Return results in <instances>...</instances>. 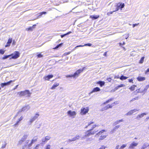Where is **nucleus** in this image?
Here are the masks:
<instances>
[{"label": "nucleus", "mask_w": 149, "mask_h": 149, "mask_svg": "<svg viewBox=\"0 0 149 149\" xmlns=\"http://www.w3.org/2000/svg\"><path fill=\"white\" fill-rule=\"evenodd\" d=\"M97 131H93L90 130H88L85 132V135L84 136L81 137V139H84L87 137H88L91 135L94 134Z\"/></svg>", "instance_id": "obj_1"}, {"label": "nucleus", "mask_w": 149, "mask_h": 149, "mask_svg": "<svg viewBox=\"0 0 149 149\" xmlns=\"http://www.w3.org/2000/svg\"><path fill=\"white\" fill-rule=\"evenodd\" d=\"M125 5L124 3H119L117 5L114 6V7L115 8V10H113V11H118L119 8L121 9L123 8L124 7Z\"/></svg>", "instance_id": "obj_2"}, {"label": "nucleus", "mask_w": 149, "mask_h": 149, "mask_svg": "<svg viewBox=\"0 0 149 149\" xmlns=\"http://www.w3.org/2000/svg\"><path fill=\"white\" fill-rule=\"evenodd\" d=\"M17 94L19 95V96L21 97L24 96L26 95H29L30 94V93L29 91L28 90H25L24 91H21L20 92H18Z\"/></svg>", "instance_id": "obj_3"}, {"label": "nucleus", "mask_w": 149, "mask_h": 149, "mask_svg": "<svg viewBox=\"0 0 149 149\" xmlns=\"http://www.w3.org/2000/svg\"><path fill=\"white\" fill-rule=\"evenodd\" d=\"M67 115L68 116L72 118H75L76 113L75 111H72L71 110H69L67 112Z\"/></svg>", "instance_id": "obj_4"}, {"label": "nucleus", "mask_w": 149, "mask_h": 149, "mask_svg": "<svg viewBox=\"0 0 149 149\" xmlns=\"http://www.w3.org/2000/svg\"><path fill=\"white\" fill-rule=\"evenodd\" d=\"M10 55L12 57L10 58V59H17L19 56L20 53L18 51H15L13 53L11 54Z\"/></svg>", "instance_id": "obj_5"}, {"label": "nucleus", "mask_w": 149, "mask_h": 149, "mask_svg": "<svg viewBox=\"0 0 149 149\" xmlns=\"http://www.w3.org/2000/svg\"><path fill=\"white\" fill-rule=\"evenodd\" d=\"M39 116V114L38 113L36 114L33 117H31V118L30 119L28 123L29 124H31L33 122H34Z\"/></svg>", "instance_id": "obj_6"}, {"label": "nucleus", "mask_w": 149, "mask_h": 149, "mask_svg": "<svg viewBox=\"0 0 149 149\" xmlns=\"http://www.w3.org/2000/svg\"><path fill=\"white\" fill-rule=\"evenodd\" d=\"M85 68V67H83L82 69H79L77 70L74 74H73V77H78L79 74L83 71Z\"/></svg>", "instance_id": "obj_7"}, {"label": "nucleus", "mask_w": 149, "mask_h": 149, "mask_svg": "<svg viewBox=\"0 0 149 149\" xmlns=\"http://www.w3.org/2000/svg\"><path fill=\"white\" fill-rule=\"evenodd\" d=\"M30 108V107L29 105H27L26 106L22 108V109L19 110V112H21L22 111H26L29 110Z\"/></svg>", "instance_id": "obj_8"}, {"label": "nucleus", "mask_w": 149, "mask_h": 149, "mask_svg": "<svg viewBox=\"0 0 149 149\" xmlns=\"http://www.w3.org/2000/svg\"><path fill=\"white\" fill-rule=\"evenodd\" d=\"M89 109L87 107L82 108L81 109V115H84L87 113Z\"/></svg>", "instance_id": "obj_9"}, {"label": "nucleus", "mask_w": 149, "mask_h": 149, "mask_svg": "<svg viewBox=\"0 0 149 149\" xmlns=\"http://www.w3.org/2000/svg\"><path fill=\"white\" fill-rule=\"evenodd\" d=\"M139 110V109H134L129 111L125 114L126 116H130Z\"/></svg>", "instance_id": "obj_10"}, {"label": "nucleus", "mask_w": 149, "mask_h": 149, "mask_svg": "<svg viewBox=\"0 0 149 149\" xmlns=\"http://www.w3.org/2000/svg\"><path fill=\"white\" fill-rule=\"evenodd\" d=\"M138 143L134 142H133L131 144H130L129 146V148L130 149H134L135 147H136L138 145Z\"/></svg>", "instance_id": "obj_11"}, {"label": "nucleus", "mask_w": 149, "mask_h": 149, "mask_svg": "<svg viewBox=\"0 0 149 149\" xmlns=\"http://www.w3.org/2000/svg\"><path fill=\"white\" fill-rule=\"evenodd\" d=\"M149 88V85H147L146 86V87L143 90H140V89H138L137 91V92H140V93H143L145 92H146L148 89Z\"/></svg>", "instance_id": "obj_12"}, {"label": "nucleus", "mask_w": 149, "mask_h": 149, "mask_svg": "<svg viewBox=\"0 0 149 149\" xmlns=\"http://www.w3.org/2000/svg\"><path fill=\"white\" fill-rule=\"evenodd\" d=\"M12 82L13 81L12 80H10L7 82L2 83L1 84V86L2 87H3L5 86L10 85Z\"/></svg>", "instance_id": "obj_13"}, {"label": "nucleus", "mask_w": 149, "mask_h": 149, "mask_svg": "<svg viewBox=\"0 0 149 149\" xmlns=\"http://www.w3.org/2000/svg\"><path fill=\"white\" fill-rule=\"evenodd\" d=\"M51 138L49 136H47L43 138L42 139V142H47L48 140H49Z\"/></svg>", "instance_id": "obj_14"}, {"label": "nucleus", "mask_w": 149, "mask_h": 149, "mask_svg": "<svg viewBox=\"0 0 149 149\" xmlns=\"http://www.w3.org/2000/svg\"><path fill=\"white\" fill-rule=\"evenodd\" d=\"M12 38H9L7 43V44L5 45V47H9L10 45V44L12 42Z\"/></svg>", "instance_id": "obj_15"}, {"label": "nucleus", "mask_w": 149, "mask_h": 149, "mask_svg": "<svg viewBox=\"0 0 149 149\" xmlns=\"http://www.w3.org/2000/svg\"><path fill=\"white\" fill-rule=\"evenodd\" d=\"M53 77V75H49L45 77L44 78L46 80H49L50 79Z\"/></svg>", "instance_id": "obj_16"}, {"label": "nucleus", "mask_w": 149, "mask_h": 149, "mask_svg": "<svg viewBox=\"0 0 149 149\" xmlns=\"http://www.w3.org/2000/svg\"><path fill=\"white\" fill-rule=\"evenodd\" d=\"M146 114H147L146 113H142L141 114L137 116L136 117V118L137 119H139V118H142L144 115H146Z\"/></svg>", "instance_id": "obj_17"}, {"label": "nucleus", "mask_w": 149, "mask_h": 149, "mask_svg": "<svg viewBox=\"0 0 149 149\" xmlns=\"http://www.w3.org/2000/svg\"><path fill=\"white\" fill-rule=\"evenodd\" d=\"M80 137V135H77L75 137L72 139V141H74L78 140Z\"/></svg>", "instance_id": "obj_18"}, {"label": "nucleus", "mask_w": 149, "mask_h": 149, "mask_svg": "<svg viewBox=\"0 0 149 149\" xmlns=\"http://www.w3.org/2000/svg\"><path fill=\"white\" fill-rule=\"evenodd\" d=\"M59 85V84L58 83H55L52 86L51 89H55L56 87H57Z\"/></svg>", "instance_id": "obj_19"}, {"label": "nucleus", "mask_w": 149, "mask_h": 149, "mask_svg": "<svg viewBox=\"0 0 149 149\" xmlns=\"http://www.w3.org/2000/svg\"><path fill=\"white\" fill-rule=\"evenodd\" d=\"M97 84H99L101 87H102L104 85L105 82L104 81H100L97 82Z\"/></svg>", "instance_id": "obj_20"}, {"label": "nucleus", "mask_w": 149, "mask_h": 149, "mask_svg": "<svg viewBox=\"0 0 149 149\" xmlns=\"http://www.w3.org/2000/svg\"><path fill=\"white\" fill-rule=\"evenodd\" d=\"M137 79L139 81H140L144 80L145 79V78L143 77H139L137 78Z\"/></svg>", "instance_id": "obj_21"}, {"label": "nucleus", "mask_w": 149, "mask_h": 149, "mask_svg": "<svg viewBox=\"0 0 149 149\" xmlns=\"http://www.w3.org/2000/svg\"><path fill=\"white\" fill-rule=\"evenodd\" d=\"M99 17V15H92L90 16V18L93 19H97Z\"/></svg>", "instance_id": "obj_22"}, {"label": "nucleus", "mask_w": 149, "mask_h": 149, "mask_svg": "<svg viewBox=\"0 0 149 149\" xmlns=\"http://www.w3.org/2000/svg\"><path fill=\"white\" fill-rule=\"evenodd\" d=\"M123 119H122L118 120L116 121L113 123L114 125H116L118 124L119 123L123 122Z\"/></svg>", "instance_id": "obj_23"}, {"label": "nucleus", "mask_w": 149, "mask_h": 149, "mask_svg": "<svg viewBox=\"0 0 149 149\" xmlns=\"http://www.w3.org/2000/svg\"><path fill=\"white\" fill-rule=\"evenodd\" d=\"M112 107V106L111 105L108 104L107 105L105 106V107L104 108V110H107L109 108H111Z\"/></svg>", "instance_id": "obj_24"}, {"label": "nucleus", "mask_w": 149, "mask_h": 149, "mask_svg": "<svg viewBox=\"0 0 149 149\" xmlns=\"http://www.w3.org/2000/svg\"><path fill=\"white\" fill-rule=\"evenodd\" d=\"M29 134H24L23 137L22 138V139H23L25 141L26 139L27 138Z\"/></svg>", "instance_id": "obj_25"}, {"label": "nucleus", "mask_w": 149, "mask_h": 149, "mask_svg": "<svg viewBox=\"0 0 149 149\" xmlns=\"http://www.w3.org/2000/svg\"><path fill=\"white\" fill-rule=\"evenodd\" d=\"M100 88L98 87H96L95 88H94L93 89V91H94V92L99 91H100Z\"/></svg>", "instance_id": "obj_26"}, {"label": "nucleus", "mask_w": 149, "mask_h": 149, "mask_svg": "<svg viewBox=\"0 0 149 149\" xmlns=\"http://www.w3.org/2000/svg\"><path fill=\"white\" fill-rule=\"evenodd\" d=\"M113 98H110V99H109V100L106 101L105 102H104L103 104H105L107 103H108L111 101L113 100Z\"/></svg>", "instance_id": "obj_27"}, {"label": "nucleus", "mask_w": 149, "mask_h": 149, "mask_svg": "<svg viewBox=\"0 0 149 149\" xmlns=\"http://www.w3.org/2000/svg\"><path fill=\"white\" fill-rule=\"evenodd\" d=\"M107 136V135H102L100 138H99V140H103Z\"/></svg>", "instance_id": "obj_28"}, {"label": "nucleus", "mask_w": 149, "mask_h": 149, "mask_svg": "<svg viewBox=\"0 0 149 149\" xmlns=\"http://www.w3.org/2000/svg\"><path fill=\"white\" fill-rule=\"evenodd\" d=\"M128 78V77H125L123 75H122L120 78V79L121 80H125Z\"/></svg>", "instance_id": "obj_29"}, {"label": "nucleus", "mask_w": 149, "mask_h": 149, "mask_svg": "<svg viewBox=\"0 0 149 149\" xmlns=\"http://www.w3.org/2000/svg\"><path fill=\"white\" fill-rule=\"evenodd\" d=\"M105 131L104 130H102L101 131L99 132L98 133L96 134L95 136H96L97 135L101 134L102 133H103Z\"/></svg>", "instance_id": "obj_30"}, {"label": "nucleus", "mask_w": 149, "mask_h": 149, "mask_svg": "<svg viewBox=\"0 0 149 149\" xmlns=\"http://www.w3.org/2000/svg\"><path fill=\"white\" fill-rule=\"evenodd\" d=\"M136 86L133 85L132 86H131L129 88V89L131 91H133L134 90L135 87Z\"/></svg>", "instance_id": "obj_31"}, {"label": "nucleus", "mask_w": 149, "mask_h": 149, "mask_svg": "<svg viewBox=\"0 0 149 149\" xmlns=\"http://www.w3.org/2000/svg\"><path fill=\"white\" fill-rule=\"evenodd\" d=\"M11 55H12L10 54L8 55H6L3 57L2 59H7L9 57L11 56Z\"/></svg>", "instance_id": "obj_32"}, {"label": "nucleus", "mask_w": 149, "mask_h": 149, "mask_svg": "<svg viewBox=\"0 0 149 149\" xmlns=\"http://www.w3.org/2000/svg\"><path fill=\"white\" fill-rule=\"evenodd\" d=\"M139 97H136L134 98H133L130 101V102H132L133 101L136 100H137L139 98Z\"/></svg>", "instance_id": "obj_33"}, {"label": "nucleus", "mask_w": 149, "mask_h": 149, "mask_svg": "<svg viewBox=\"0 0 149 149\" xmlns=\"http://www.w3.org/2000/svg\"><path fill=\"white\" fill-rule=\"evenodd\" d=\"M37 139L38 138L36 136L34 137L33 138V139L32 140V143H33V142L36 141Z\"/></svg>", "instance_id": "obj_34"}, {"label": "nucleus", "mask_w": 149, "mask_h": 149, "mask_svg": "<svg viewBox=\"0 0 149 149\" xmlns=\"http://www.w3.org/2000/svg\"><path fill=\"white\" fill-rule=\"evenodd\" d=\"M120 127V125H118L114 127L113 129V130L114 131H116V129H118Z\"/></svg>", "instance_id": "obj_35"}, {"label": "nucleus", "mask_w": 149, "mask_h": 149, "mask_svg": "<svg viewBox=\"0 0 149 149\" xmlns=\"http://www.w3.org/2000/svg\"><path fill=\"white\" fill-rule=\"evenodd\" d=\"M144 58V57H142L141 58V59L139 63H143V62Z\"/></svg>", "instance_id": "obj_36"}, {"label": "nucleus", "mask_w": 149, "mask_h": 149, "mask_svg": "<svg viewBox=\"0 0 149 149\" xmlns=\"http://www.w3.org/2000/svg\"><path fill=\"white\" fill-rule=\"evenodd\" d=\"M36 25L35 24L33 25V26L31 27H30L27 29V31H32L33 29V26H36Z\"/></svg>", "instance_id": "obj_37"}, {"label": "nucleus", "mask_w": 149, "mask_h": 149, "mask_svg": "<svg viewBox=\"0 0 149 149\" xmlns=\"http://www.w3.org/2000/svg\"><path fill=\"white\" fill-rule=\"evenodd\" d=\"M148 146L147 144L146 143H144L141 149H145Z\"/></svg>", "instance_id": "obj_38"}, {"label": "nucleus", "mask_w": 149, "mask_h": 149, "mask_svg": "<svg viewBox=\"0 0 149 149\" xmlns=\"http://www.w3.org/2000/svg\"><path fill=\"white\" fill-rule=\"evenodd\" d=\"M24 141V140L23 139H22L21 138V139L19 141L18 144L19 145L21 144Z\"/></svg>", "instance_id": "obj_39"}, {"label": "nucleus", "mask_w": 149, "mask_h": 149, "mask_svg": "<svg viewBox=\"0 0 149 149\" xmlns=\"http://www.w3.org/2000/svg\"><path fill=\"white\" fill-rule=\"evenodd\" d=\"M126 145L123 144L120 148V149H123L126 146Z\"/></svg>", "instance_id": "obj_40"}, {"label": "nucleus", "mask_w": 149, "mask_h": 149, "mask_svg": "<svg viewBox=\"0 0 149 149\" xmlns=\"http://www.w3.org/2000/svg\"><path fill=\"white\" fill-rule=\"evenodd\" d=\"M97 125H93L91 127V128L89 130H91V131H92L93 129L96 127Z\"/></svg>", "instance_id": "obj_41"}, {"label": "nucleus", "mask_w": 149, "mask_h": 149, "mask_svg": "<svg viewBox=\"0 0 149 149\" xmlns=\"http://www.w3.org/2000/svg\"><path fill=\"white\" fill-rule=\"evenodd\" d=\"M5 51L2 49H0V54H3L5 52Z\"/></svg>", "instance_id": "obj_42"}, {"label": "nucleus", "mask_w": 149, "mask_h": 149, "mask_svg": "<svg viewBox=\"0 0 149 149\" xmlns=\"http://www.w3.org/2000/svg\"><path fill=\"white\" fill-rule=\"evenodd\" d=\"M93 122H89L88 124V125L87 126H86L85 127V128H87L88 126L90 125L91 124H93Z\"/></svg>", "instance_id": "obj_43"}, {"label": "nucleus", "mask_w": 149, "mask_h": 149, "mask_svg": "<svg viewBox=\"0 0 149 149\" xmlns=\"http://www.w3.org/2000/svg\"><path fill=\"white\" fill-rule=\"evenodd\" d=\"M93 122H89L88 124V125L87 126H86L85 127V128H87L88 126L90 125L91 124H93Z\"/></svg>", "instance_id": "obj_44"}, {"label": "nucleus", "mask_w": 149, "mask_h": 149, "mask_svg": "<svg viewBox=\"0 0 149 149\" xmlns=\"http://www.w3.org/2000/svg\"><path fill=\"white\" fill-rule=\"evenodd\" d=\"M40 145L38 144L36 145V147L34 148L33 149H38Z\"/></svg>", "instance_id": "obj_45"}, {"label": "nucleus", "mask_w": 149, "mask_h": 149, "mask_svg": "<svg viewBox=\"0 0 149 149\" xmlns=\"http://www.w3.org/2000/svg\"><path fill=\"white\" fill-rule=\"evenodd\" d=\"M92 45V44H91L90 43H88V44H86L84 45V46H91Z\"/></svg>", "instance_id": "obj_46"}, {"label": "nucleus", "mask_w": 149, "mask_h": 149, "mask_svg": "<svg viewBox=\"0 0 149 149\" xmlns=\"http://www.w3.org/2000/svg\"><path fill=\"white\" fill-rule=\"evenodd\" d=\"M38 14L39 15H38V17L36 19L39 18V17L40 16H41L42 15V12L40 13H38Z\"/></svg>", "instance_id": "obj_47"}, {"label": "nucleus", "mask_w": 149, "mask_h": 149, "mask_svg": "<svg viewBox=\"0 0 149 149\" xmlns=\"http://www.w3.org/2000/svg\"><path fill=\"white\" fill-rule=\"evenodd\" d=\"M23 119V117L22 116H21L20 118L18 119V121L19 122L21 121Z\"/></svg>", "instance_id": "obj_48"}, {"label": "nucleus", "mask_w": 149, "mask_h": 149, "mask_svg": "<svg viewBox=\"0 0 149 149\" xmlns=\"http://www.w3.org/2000/svg\"><path fill=\"white\" fill-rule=\"evenodd\" d=\"M37 56L38 58H41L42 57V55L41 54H39L37 55Z\"/></svg>", "instance_id": "obj_49"}, {"label": "nucleus", "mask_w": 149, "mask_h": 149, "mask_svg": "<svg viewBox=\"0 0 149 149\" xmlns=\"http://www.w3.org/2000/svg\"><path fill=\"white\" fill-rule=\"evenodd\" d=\"M46 148L47 149H50V145H48L47 146Z\"/></svg>", "instance_id": "obj_50"}, {"label": "nucleus", "mask_w": 149, "mask_h": 149, "mask_svg": "<svg viewBox=\"0 0 149 149\" xmlns=\"http://www.w3.org/2000/svg\"><path fill=\"white\" fill-rule=\"evenodd\" d=\"M124 86V85H123V84H120V85H118V88H119L122 87L123 86Z\"/></svg>", "instance_id": "obj_51"}, {"label": "nucleus", "mask_w": 149, "mask_h": 149, "mask_svg": "<svg viewBox=\"0 0 149 149\" xmlns=\"http://www.w3.org/2000/svg\"><path fill=\"white\" fill-rule=\"evenodd\" d=\"M128 81L129 82H132V83H133V82L132 81H133V79H129Z\"/></svg>", "instance_id": "obj_52"}, {"label": "nucleus", "mask_w": 149, "mask_h": 149, "mask_svg": "<svg viewBox=\"0 0 149 149\" xmlns=\"http://www.w3.org/2000/svg\"><path fill=\"white\" fill-rule=\"evenodd\" d=\"M107 80L109 81V82H110L111 81V79L110 78H108L107 79Z\"/></svg>", "instance_id": "obj_53"}, {"label": "nucleus", "mask_w": 149, "mask_h": 149, "mask_svg": "<svg viewBox=\"0 0 149 149\" xmlns=\"http://www.w3.org/2000/svg\"><path fill=\"white\" fill-rule=\"evenodd\" d=\"M6 144H3L2 145V147H1V148H5L6 147Z\"/></svg>", "instance_id": "obj_54"}, {"label": "nucleus", "mask_w": 149, "mask_h": 149, "mask_svg": "<svg viewBox=\"0 0 149 149\" xmlns=\"http://www.w3.org/2000/svg\"><path fill=\"white\" fill-rule=\"evenodd\" d=\"M92 140V139L91 138H87L86 140V141H88L89 140L90 141H91Z\"/></svg>", "instance_id": "obj_55"}, {"label": "nucleus", "mask_w": 149, "mask_h": 149, "mask_svg": "<svg viewBox=\"0 0 149 149\" xmlns=\"http://www.w3.org/2000/svg\"><path fill=\"white\" fill-rule=\"evenodd\" d=\"M66 36V34H65L63 35H61V38H63V37H64L65 36Z\"/></svg>", "instance_id": "obj_56"}, {"label": "nucleus", "mask_w": 149, "mask_h": 149, "mask_svg": "<svg viewBox=\"0 0 149 149\" xmlns=\"http://www.w3.org/2000/svg\"><path fill=\"white\" fill-rule=\"evenodd\" d=\"M117 102H114V103H113L111 105L112 106V107L114 106L113 104H117L118 103H117Z\"/></svg>", "instance_id": "obj_57"}, {"label": "nucleus", "mask_w": 149, "mask_h": 149, "mask_svg": "<svg viewBox=\"0 0 149 149\" xmlns=\"http://www.w3.org/2000/svg\"><path fill=\"white\" fill-rule=\"evenodd\" d=\"M72 141H72V139H69L67 141V142H70Z\"/></svg>", "instance_id": "obj_58"}, {"label": "nucleus", "mask_w": 149, "mask_h": 149, "mask_svg": "<svg viewBox=\"0 0 149 149\" xmlns=\"http://www.w3.org/2000/svg\"><path fill=\"white\" fill-rule=\"evenodd\" d=\"M33 143H32V142H31V143H30L28 145V147H30L31 146H32V144H33Z\"/></svg>", "instance_id": "obj_59"}, {"label": "nucleus", "mask_w": 149, "mask_h": 149, "mask_svg": "<svg viewBox=\"0 0 149 149\" xmlns=\"http://www.w3.org/2000/svg\"><path fill=\"white\" fill-rule=\"evenodd\" d=\"M67 77H73V74H72L71 75H69L67 76Z\"/></svg>", "instance_id": "obj_60"}, {"label": "nucleus", "mask_w": 149, "mask_h": 149, "mask_svg": "<svg viewBox=\"0 0 149 149\" xmlns=\"http://www.w3.org/2000/svg\"><path fill=\"white\" fill-rule=\"evenodd\" d=\"M72 33V32L71 31H69L67 33H65L66 35H69V34H70V33Z\"/></svg>", "instance_id": "obj_61"}, {"label": "nucleus", "mask_w": 149, "mask_h": 149, "mask_svg": "<svg viewBox=\"0 0 149 149\" xmlns=\"http://www.w3.org/2000/svg\"><path fill=\"white\" fill-rule=\"evenodd\" d=\"M138 24H133V27L134 28V27L135 26H137L138 25Z\"/></svg>", "instance_id": "obj_62"}, {"label": "nucleus", "mask_w": 149, "mask_h": 149, "mask_svg": "<svg viewBox=\"0 0 149 149\" xmlns=\"http://www.w3.org/2000/svg\"><path fill=\"white\" fill-rule=\"evenodd\" d=\"M19 121H17V122L14 125V126H16L18 124Z\"/></svg>", "instance_id": "obj_63"}, {"label": "nucleus", "mask_w": 149, "mask_h": 149, "mask_svg": "<svg viewBox=\"0 0 149 149\" xmlns=\"http://www.w3.org/2000/svg\"><path fill=\"white\" fill-rule=\"evenodd\" d=\"M119 145L117 146L116 147V149H118L119 148Z\"/></svg>", "instance_id": "obj_64"}]
</instances>
